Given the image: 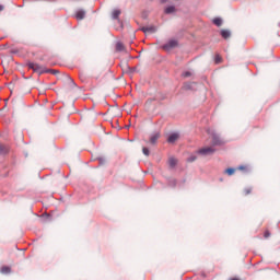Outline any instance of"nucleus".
I'll return each mask as SVG.
<instances>
[{"instance_id": "f257e3e1", "label": "nucleus", "mask_w": 280, "mask_h": 280, "mask_svg": "<svg viewBox=\"0 0 280 280\" xmlns=\"http://www.w3.org/2000/svg\"><path fill=\"white\" fill-rule=\"evenodd\" d=\"M28 69H32L35 73H39V74H43V73H58L57 70H50V69H46L45 67L38 65V63H35V62H30L28 65Z\"/></svg>"}, {"instance_id": "f03ea898", "label": "nucleus", "mask_w": 280, "mask_h": 280, "mask_svg": "<svg viewBox=\"0 0 280 280\" xmlns=\"http://www.w3.org/2000/svg\"><path fill=\"white\" fill-rule=\"evenodd\" d=\"M215 153V149L213 147H205L197 151V154L201 156H211V154Z\"/></svg>"}, {"instance_id": "7ed1b4c3", "label": "nucleus", "mask_w": 280, "mask_h": 280, "mask_svg": "<svg viewBox=\"0 0 280 280\" xmlns=\"http://www.w3.org/2000/svg\"><path fill=\"white\" fill-rule=\"evenodd\" d=\"M178 47V42L176 39H170L166 44L162 46L164 51H172V49Z\"/></svg>"}, {"instance_id": "20e7f679", "label": "nucleus", "mask_w": 280, "mask_h": 280, "mask_svg": "<svg viewBox=\"0 0 280 280\" xmlns=\"http://www.w3.org/2000/svg\"><path fill=\"white\" fill-rule=\"evenodd\" d=\"M211 137H212V145H222L224 143V141H222V139L218 133H212Z\"/></svg>"}, {"instance_id": "39448f33", "label": "nucleus", "mask_w": 280, "mask_h": 280, "mask_svg": "<svg viewBox=\"0 0 280 280\" xmlns=\"http://www.w3.org/2000/svg\"><path fill=\"white\" fill-rule=\"evenodd\" d=\"M141 32L144 34H154V32H156V26H143Z\"/></svg>"}, {"instance_id": "423d86ee", "label": "nucleus", "mask_w": 280, "mask_h": 280, "mask_svg": "<svg viewBox=\"0 0 280 280\" xmlns=\"http://www.w3.org/2000/svg\"><path fill=\"white\" fill-rule=\"evenodd\" d=\"M86 16V11L85 10H78L75 13V19L77 21H82Z\"/></svg>"}, {"instance_id": "0eeeda50", "label": "nucleus", "mask_w": 280, "mask_h": 280, "mask_svg": "<svg viewBox=\"0 0 280 280\" xmlns=\"http://www.w3.org/2000/svg\"><path fill=\"white\" fill-rule=\"evenodd\" d=\"M168 165L172 168L176 167V165H178V160L174 156L168 158Z\"/></svg>"}, {"instance_id": "6e6552de", "label": "nucleus", "mask_w": 280, "mask_h": 280, "mask_svg": "<svg viewBox=\"0 0 280 280\" xmlns=\"http://www.w3.org/2000/svg\"><path fill=\"white\" fill-rule=\"evenodd\" d=\"M176 141H178V133H172L167 139L168 143H175Z\"/></svg>"}, {"instance_id": "1a4fd4ad", "label": "nucleus", "mask_w": 280, "mask_h": 280, "mask_svg": "<svg viewBox=\"0 0 280 280\" xmlns=\"http://www.w3.org/2000/svg\"><path fill=\"white\" fill-rule=\"evenodd\" d=\"M161 137L160 133H154L153 136H151L150 138V143H152V145H154L156 143V141H159V138Z\"/></svg>"}, {"instance_id": "9d476101", "label": "nucleus", "mask_w": 280, "mask_h": 280, "mask_svg": "<svg viewBox=\"0 0 280 280\" xmlns=\"http://www.w3.org/2000/svg\"><path fill=\"white\" fill-rule=\"evenodd\" d=\"M221 36H222V38H231V31H229V30H222L221 31Z\"/></svg>"}, {"instance_id": "9b49d317", "label": "nucleus", "mask_w": 280, "mask_h": 280, "mask_svg": "<svg viewBox=\"0 0 280 280\" xmlns=\"http://www.w3.org/2000/svg\"><path fill=\"white\" fill-rule=\"evenodd\" d=\"M0 272H1L2 275H10V272H12V269H11L10 267H8V266H3V267L1 268V270H0Z\"/></svg>"}, {"instance_id": "f8f14e48", "label": "nucleus", "mask_w": 280, "mask_h": 280, "mask_svg": "<svg viewBox=\"0 0 280 280\" xmlns=\"http://www.w3.org/2000/svg\"><path fill=\"white\" fill-rule=\"evenodd\" d=\"M121 14V10L115 9L112 13L113 19L117 20L119 19V15Z\"/></svg>"}, {"instance_id": "ddd939ff", "label": "nucleus", "mask_w": 280, "mask_h": 280, "mask_svg": "<svg viewBox=\"0 0 280 280\" xmlns=\"http://www.w3.org/2000/svg\"><path fill=\"white\" fill-rule=\"evenodd\" d=\"M125 47L121 42L116 43V51H124Z\"/></svg>"}, {"instance_id": "4468645a", "label": "nucleus", "mask_w": 280, "mask_h": 280, "mask_svg": "<svg viewBox=\"0 0 280 280\" xmlns=\"http://www.w3.org/2000/svg\"><path fill=\"white\" fill-rule=\"evenodd\" d=\"M244 196H250L253 194V187H246L243 190Z\"/></svg>"}, {"instance_id": "2eb2a0df", "label": "nucleus", "mask_w": 280, "mask_h": 280, "mask_svg": "<svg viewBox=\"0 0 280 280\" xmlns=\"http://www.w3.org/2000/svg\"><path fill=\"white\" fill-rule=\"evenodd\" d=\"M0 154H8V147L0 143Z\"/></svg>"}, {"instance_id": "dca6fc26", "label": "nucleus", "mask_w": 280, "mask_h": 280, "mask_svg": "<svg viewBox=\"0 0 280 280\" xmlns=\"http://www.w3.org/2000/svg\"><path fill=\"white\" fill-rule=\"evenodd\" d=\"M213 23L217 25V27H221V26H222V19L215 18V19L213 20Z\"/></svg>"}, {"instance_id": "f3484780", "label": "nucleus", "mask_w": 280, "mask_h": 280, "mask_svg": "<svg viewBox=\"0 0 280 280\" xmlns=\"http://www.w3.org/2000/svg\"><path fill=\"white\" fill-rule=\"evenodd\" d=\"M176 11V8H174V7H167L166 9H165V14H172V12H175Z\"/></svg>"}, {"instance_id": "a211bd4d", "label": "nucleus", "mask_w": 280, "mask_h": 280, "mask_svg": "<svg viewBox=\"0 0 280 280\" xmlns=\"http://www.w3.org/2000/svg\"><path fill=\"white\" fill-rule=\"evenodd\" d=\"M184 89L186 91H191L194 89V83H186V84H184Z\"/></svg>"}, {"instance_id": "6ab92c4d", "label": "nucleus", "mask_w": 280, "mask_h": 280, "mask_svg": "<svg viewBox=\"0 0 280 280\" xmlns=\"http://www.w3.org/2000/svg\"><path fill=\"white\" fill-rule=\"evenodd\" d=\"M214 62H215V65H220V62H222V56L217 54L214 57Z\"/></svg>"}, {"instance_id": "aec40b11", "label": "nucleus", "mask_w": 280, "mask_h": 280, "mask_svg": "<svg viewBox=\"0 0 280 280\" xmlns=\"http://www.w3.org/2000/svg\"><path fill=\"white\" fill-rule=\"evenodd\" d=\"M225 174H228V176H233V174H235V168H226Z\"/></svg>"}, {"instance_id": "412c9836", "label": "nucleus", "mask_w": 280, "mask_h": 280, "mask_svg": "<svg viewBox=\"0 0 280 280\" xmlns=\"http://www.w3.org/2000/svg\"><path fill=\"white\" fill-rule=\"evenodd\" d=\"M191 75H192L191 71H185L182 74L183 78H191Z\"/></svg>"}, {"instance_id": "4be33fe9", "label": "nucleus", "mask_w": 280, "mask_h": 280, "mask_svg": "<svg viewBox=\"0 0 280 280\" xmlns=\"http://www.w3.org/2000/svg\"><path fill=\"white\" fill-rule=\"evenodd\" d=\"M198 158L196 155H190L188 159H187V162L188 163H194V161H196Z\"/></svg>"}, {"instance_id": "5701e85b", "label": "nucleus", "mask_w": 280, "mask_h": 280, "mask_svg": "<svg viewBox=\"0 0 280 280\" xmlns=\"http://www.w3.org/2000/svg\"><path fill=\"white\" fill-rule=\"evenodd\" d=\"M176 179H171L170 182H168V187H176Z\"/></svg>"}, {"instance_id": "b1692460", "label": "nucleus", "mask_w": 280, "mask_h": 280, "mask_svg": "<svg viewBox=\"0 0 280 280\" xmlns=\"http://www.w3.org/2000/svg\"><path fill=\"white\" fill-rule=\"evenodd\" d=\"M142 152H143V154L145 155V156H150V150L148 149V148H143L142 149Z\"/></svg>"}, {"instance_id": "393cba45", "label": "nucleus", "mask_w": 280, "mask_h": 280, "mask_svg": "<svg viewBox=\"0 0 280 280\" xmlns=\"http://www.w3.org/2000/svg\"><path fill=\"white\" fill-rule=\"evenodd\" d=\"M264 237H265V240H268V237H270V231H265V233H264Z\"/></svg>"}, {"instance_id": "a878e982", "label": "nucleus", "mask_w": 280, "mask_h": 280, "mask_svg": "<svg viewBox=\"0 0 280 280\" xmlns=\"http://www.w3.org/2000/svg\"><path fill=\"white\" fill-rule=\"evenodd\" d=\"M238 170L244 171L246 170V166H238Z\"/></svg>"}, {"instance_id": "bb28decb", "label": "nucleus", "mask_w": 280, "mask_h": 280, "mask_svg": "<svg viewBox=\"0 0 280 280\" xmlns=\"http://www.w3.org/2000/svg\"><path fill=\"white\" fill-rule=\"evenodd\" d=\"M229 280H242V279L234 277V278H230Z\"/></svg>"}, {"instance_id": "cd10ccee", "label": "nucleus", "mask_w": 280, "mask_h": 280, "mask_svg": "<svg viewBox=\"0 0 280 280\" xmlns=\"http://www.w3.org/2000/svg\"><path fill=\"white\" fill-rule=\"evenodd\" d=\"M0 12H3V5L0 4Z\"/></svg>"}, {"instance_id": "c85d7f7f", "label": "nucleus", "mask_w": 280, "mask_h": 280, "mask_svg": "<svg viewBox=\"0 0 280 280\" xmlns=\"http://www.w3.org/2000/svg\"><path fill=\"white\" fill-rule=\"evenodd\" d=\"M167 2V0H161V3H166Z\"/></svg>"}]
</instances>
